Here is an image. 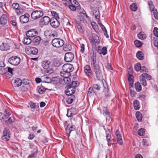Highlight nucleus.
Here are the masks:
<instances>
[{"instance_id": "42", "label": "nucleus", "mask_w": 158, "mask_h": 158, "mask_svg": "<svg viewBox=\"0 0 158 158\" xmlns=\"http://www.w3.org/2000/svg\"><path fill=\"white\" fill-rule=\"evenodd\" d=\"M15 120L14 118L13 117H10L9 119L5 121V123L7 125V124L11 123L14 122Z\"/></svg>"}, {"instance_id": "20", "label": "nucleus", "mask_w": 158, "mask_h": 158, "mask_svg": "<svg viewBox=\"0 0 158 158\" xmlns=\"http://www.w3.org/2000/svg\"><path fill=\"white\" fill-rule=\"evenodd\" d=\"M75 91V89L73 87H69V85H68L67 89L65 91V93L66 95L68 96H69L70 95H73Z\"/></svg>"}, {"instance_id": "32", "label": "nucleus", "mask_w": 158, "mask_h": 158, "mask_svg": "<svg viewBox=\"0 0 158 158\" xmlns=\"http://www.w3.org/2000/svg\"><path fill=\"white\" fill-rule=\"evenodd\" d=\"M135 90L137 92H140L142 90V87L140 83L138 82H136L135 84Z\"/></svg>"}, {"instance_id": "17", "label": "nucleus", "mask_w": 158, "mask_h": 158, "mask_svg": "<svg viewBox=\"0 0 158 158\" xmlns=\"http://www.w3.org/2000/svg\"><path fill=\"white\" fill-rule=\"evenodd\" d=\"M38 35V32L35 29H31L26 33V36L28 37H33Z\"/></svg>"}, {"instance_id": "23", "label": "nucleus", "mask_w": 158, "mask_h": 158, "mask_svg": "<svg viewBox=\"0 0 158 158\" xmlns=\"http://www.w3.org/2000/svg\"><path fill=\"white\" fill-rule=\"evenodd\" d=\"M7 22V16L5 15H3L0 18V23L1 24L4 25Z\"/></svg>"}, {"instance_id": "26", "label": "nucleus", "mask_w": 158, "mask_h": 158, "mask_svg": "<svg viewBox=\"0 0 158 158\" xmlns=\"http://www.w3.org/2000/svg\"><path fill=\"white\" fill-rule=\"evenodd\" d=\"M50 63L51 62L49 60H45L42 61V66L43 68L47 69L49 68Z\"/></svg>"}, {"instance_id": "24", "label": "nucleus", "mask_w": 158, "mask_h": 158, "mask_svg": "<svg viewBox=\"0 0 158 158\" xmlns=\"http://www.w3.org/2000/svg\"><path fill=\"white\" fill-rule=\"evenodd\" d=\"M98 52L100 54H102L104 55H106L107 53V48L104 47L102 48L100 46H99L98 47Z\"/></svg>"}, {"instance_id": "57", "label": "nucleus", "mask_w": 158, "mask_h": 158, "mask_svg": "<svg viewBox=\"0 0 158 158\" xmlns=\"http://www.w3.org/2000/svg\"><path fill=\"white\" fill-rule=\"evenodd\" d=\"M142 144L144 146H148V141L146 139H143L142 140Z\"/></svg>"}, {"instance_id": "16", "label": "nucleus", "mask_w": 158, "mask_h": 158, "mask_svg": "<svg viewBox=\"0 0 158 158\" xmlns=\"http://www.w3.org/2000/svg\"><path fill=\"white\" fill-rule=\"evenodd\" d=\"M70 76H62L63 78L60 79V82L63 84H69L71 81V79L69 77Z\"/></svg>"}, {"instance_id": "11", "label": "nucleus", "mask_w": 158, "mask_h": 158, "mask_svg": "<svg viewBox=\"0 0 158 158\" xmlns=\"http://www.w3.org/2000/svg\"><path fill=\"white\" fill-rule=\"evenodd\" d=\"M30 17V15L28 13H26L19 17V21L22 24L27 23L29 21Z\"/></svg>"}, {"instance_id": "5", "label": "nucleus", "mask_w": 158, "mask_h": 158, "mask_svg": "<svg viewBox=\"0 0 158 158\" xmlns=\"http://www.w3.org/2000/svg\"><path fill=\"white\" fill-rule=\"evenodd\" d=\"M9 63L14 66L18 65L20 63V58L17 56H13L10 57L8 60Z\"/></svg>"}, {"instance_id": "15", "label": "nucleus", "mask_w": 158, "mask_h": 158, "mask_svg": "<svg viewBox=\"0 0 158 158\" xmlns=\"http://www.w3.org/2000/svg\"><path fill=\"white\" fill-rule=\"evenodd\" d=\"M74 55L72 52H67L65 53L64 56V60L67 62H71L74 59Z\"/></svg>"}, {"instance_id": "39", "label": "nucleus", "mask_w": 158, "mask_h": 158, "mask_svg": "<svg viewBox=\"0 0 158 158\" xmlns=\"http://www.w3.org/2000/svg\"><path fill=\"white\" fill-rule=\"evenodd\" d=\"M79 85V83L77 81H73L72 83L69 85V87H73L75 89Z\"/></svg>"}, {"instance_id": "45", "label": "nucleus", "mask_w": 158, "mask_h": 158, "mask_svg": "<svg viewBox=\"0 0 158 158\" xmlns=\"http://www.w3.org/2000/svg\"><path fill=\"white\" fill-rule=\"evenodd\" d=\"M145 133V130L143 128H140L138 131V134L140 136H142L144 135Z\"/></svg>"}, {"instance_id": "43", "label": "nucleus", "mask_w": 158, "mask_h": 158, "mask_svg": "<svg viewBox=\"0 0 158 158\" xmlns=\"http://www.w3.org/2000/svg\"><path fill=\"white\" fill-rule=\"evenodd\" d=\"M71 48V45L69 44L65 45L63 47V50L65 51H70Z\"/></svg>"}, {"instance_id": "53", "label": "nucleus", "mask_w": 158, "mask_h": 158, "mask_svg": "<svg viewBox=\"0 0 158 158\" xmlns=\"http://www.w3.org/2000/svg\"><path fill=\"white\" fill-rule=\"evenodd\" d=\"M91 25L95 30L98 29V26L96 23L94 22H92L91 23Z\"/></svg>"}, {"instance_id": "30", "label": "nucleus", "mask_w": 158, "mask_h": 158, "mask_svg": "<svg viewBox=\"0 0 158 158\" xmlns=\"http://www.w3.org/2000/svg\"><path fill=\"white\" fill-rule=\"evenodd\" d=\"M136 57L139 60H142L144 58V55L143 52L141 51H139L136 53Z\"/></svg>"}, {"instance_id": "51", "label": "nucleus", "mask_w": 158, "mask_h": 158, "mask_svg": "<svg viewBox=\"0 0 158 158\" xmlns=\"http://www.w3.org/2000/svg\"><path fill=\"white\" fill-rule=\"evenodd\" d=\"M51 12L52 16L54 17L52 18H56L57 19H59L58 15L57 13L53 11H52Z\"/></svg>"}, {"instance_id": "21", "label": "nucleus", "mask_w": 158, "mask_h": 158, "mask_svg": "<svg viewBox=\"0 0 158 158\" xmlns=\"http://www.w3.org/2000/svg\"><path fill=\"white\" fill-rule=\"evenodd\" d=\"M75 126L73 125L68 124L66 128V132L68 134L69 136L72 131H75Z\"/></svg>"}, {"instance_id": "58", "label": "nucleus", "mask_w": 158, "mask_h": 158, "mask_svg": "<svg viewBox=\"0 0 158 158\" xmlns=\"http://www.w3.org/2000/svg\"><path fill=\"white\" fill-rule=\"evenodd\" d=\"M23 83L25 85H28L29 84L30 81L27 79H23Z\"/></svg>"}, {"instance_id": "40", "label": "nucleus", "mask_w": 158, "mask_h": 158, "mask_svg": "<svg viewBox=\"0 0 158 158\" xmlns=\"http://www.w3.org/2000/svg\"><path fill=\"white\" fill-rule=\"evenodd\" d=\"M30 148L31 149V152H38V149L36 146L34 145H31Z\"/></svg>"}, {"instance_id": "7", "label": "nucleus", "mask_w": 158, "mask_h": 158, "mask_svg": "<svg viewBox=\"0 0 158 158\" xmlns=\"http://www.w3.org/2000/svg\"><path fill=\"white\" fill-rule=\"evenodd\" d=\"M13 9L15 10L17 15H20L24 12L23 9L19 6V4L17 3H14L12 5Z\"/></svg>"}, {"instance_id": "37", "label": "nucleus", "mask_w": 158, "mask_h": 158, "mask_svg": "<svg viewBox=\"0 0 158 158\" xmlns=\"http://www.w3.org/2000/svg\"><path fill=\"white\" fill-rule=\"evenodd\" d=\"M133 105L135 110H138L140 108L139 103L137 100H135L133 102Z\"/></svg>"}, {"instance_id": "19", "label": "nucleus", "mask_w": 158, "mask_h": 158, "mask_svg": "<svg viewBox=\"0 0 158 158\" xmlns=\"http://www.w3.org/2000/svg\"><path fill=\"white\" fill-rule=\"evenodd\" d=\"M77 113V110L74 108H72L68 110L67 116L68 117H70L76 114Z\"/></svg>"}, {"instance_id": "25", "label": "nucleus", "mask_w": 158, "mask_h": 158, "mask_svg": "<svg viewBox=\"0 0 158 158\" xmlns=\"http://www.w3.org/2000/svg\"><path fill=\"white\" fill-rule=\"evenodd\" d=\"M22 84V81L19 78H17L14 80V86L15 87L20 86Z\"/></svg>"}, {"instance_id": "31", "label": "nucleus", "mask_w": 158, "mask_h": 158, "mask_svg": "<svg viewBox=\"0 0 158 158\" xmlns=\"http://www.w3.org/2000/svg\"><path fill=\"white\" fill-rule=\"evenodd\" d=\"M69 97H68V98L66 99V102L68 104H71L73 101L74 99H75V97L74 95H70Z\"/></svg>"}, {"instance_id": "55", "label": "nucleus", "mask_w": 158, "mask_h": 158, "mask_svg": "<svg viewBox=\"0 0 158 158\" xmlns=\"http://www.w3.org/2000/svg\"><path fill=\"white\" fill-rule=\"evenodd\" d=\"M6 69L2 67L0 68V74L3 75L6 72Z\"/></svg>"}, {"instance_id": "8", "label": "nucleus", "mask_w": 158, "mask_h": 158, "mask_svg": "<svg viewBox=\"0 0 158 158\" xmlns=\"http://www.w3.org/2000/svg\"><path fill=\"white\" fill-rule=\"evenodd\" d=\"M44 15L42 11L36 10L33 11L31 14V17L33 19H36L42 17Z\"/></svg>"}, {"instance_id": "44", "label": "nucleus", "mask_w": 158, "mask_h": 158, "mask_svg": "<svg viewBox=\"0 0 158 158\" xmlns=\"http://www.w3.org/2000/svg\"><path fill=\"white\" fill-rule=\"evenodd\" d=\"M135 115L137 120L139 121L141 120L142 118V115L141 113L139 112H137L135 114Z\"/></svg>"}, {"instance_id": "46", "label": "nucleus", "mask_w": 158, "mask_h": 158, "mask_svg": "<svg viewBox=\"0 0 158 158\" xmlns=\"http://www.w3.org/2000/svg\"><path fill=\"white\" fill-rule=\"evenodd\" d=\"M134 43L135 46L137 48L141 47L143 44L141 41L138 40H135Z\"/></svg>"}, {"instance_id": "10", "label": "nucleus", "mask_w": 158, "mask_h": 158, "mask_svg": "<svg viewBox=\"0 0 158 158\" xmlns=\"http://www.w3.org/2000/svg\"><path fill=\"white\" fill-rule=\"evenodd\" d=\"M38 51V49L35 47L28 46L26 49V52L28 55H36Z\"/></svg>"}, {"instance_id": "35", "label": "nucleus", "mask_w": 158, "mask_h": 158, "mask_svg": "<svg viewBox=\"0 0 158 158\" xmlns=\"http://www.w3.org/2000/svg\"><path fill=\"white\" fill-rule=\"evenodd\" d=\"M140 82L141 84L144 86L147 85V82L146 79L142 76L140 75L139 76Z\"/></svg>"}, {"instance_id": "41", "label": "nucleus", "mask_w": 158, "mask_h": 158, "mask_svg": "<svg viewBox=\"0 0 158 158\" xmlns=\"http://www.w3.org/2000/svg\"><path fill=\"white\" fill-rule=\"evenodd\" d=\"M141 75L143 76L145 79H147L148 80H150L152 79L151 76L146 73H143Z\"/></svg>"}, {"instance_id": "62", "label": "nucleus", "mask_w": 158, "mask_h": 158, "mask_svg": "<svg viewBox=\"0 0 158 158\" xmlns=\"http://www.w3.org/2000/svg\"><path fill=\"white\" fill-rule=\"evenodd\" d=\"M145 98V95L143 94L140 95L138 97V98L141 100H143Z\"/></svg>"}, {"instance_id": "9", "label": "nucleus", "mask_w": 158, "mask_h": 158, "mask_svg": "<svg viewBox=\"0 0 158 158\" xmlns=\"http://www.w3.org/2000/svg\"><path fill=\"white\" fill-rule=\"evenodd\" d=\"M10 41L8 39L6 41H4L2 44L0 45V50L2 51H7L10 49Z\"/></svg>"}, {"instance_id": "54", "label": "nucleus", "mask_w": 158, "mask_h": 158, "mask_svg": "<svg viewBox=\"0 0 158 158\" xmlns=\"http://www.w3.org/2000/svg\"><path fill=\"white\" fill-rule=\"evenodd\" d=\"M153 12V15L155 19H158V13L156 10H155L152 11Z\"/></svg>"}, {"instance_id": "47", "label": "nucleus", "mask_w": 158, "mask_h": 158, "mask_svg": "<svg viewBox=\"0 0 158 158\" xmlns=\"http://www.w3.org/2000/svg\"><path fill=\"white\" fill-rule=\"evenodd\" d=\"M134 68L137 71H138L141 69V64L139 63H137L135 65Z\"/></svg>"}, {"instance_id": "28", "label": "nucleus", "mask_w": 158, "mask_h": 158, "mask_svg": "<svg viewBox=\"0 0 158 158\" xmlns=\"http://www.w3.org/2000/svg\"><path fill=\"white\" fill-rule=\"evenodd\" d=\"M51 19L48 17L46 16L44 17L42 20V22L45 25H48L49 22H51Z\"/></svg>"}, {"instance_id": "4", "label": "nucleus", "mask_w": 158, "mask_h": 158, "mask_svg": "<svg viewBox=\"0 0 158 158\" xmlns=\"http://www.w3.org/2000/svg\"><path fill=\"white\" fill-rule=\"evenodd\" d=\"M74 68L73 66L69 64H64L62 66L63 71L60 72L61 76H71L70 73L73 71Z\"/></svg>"}, {"instance_id": "2", "label": "nucleus", "mask_w": 158, "mask_h": 158, "mask_svg": "<svg viewBox=\"0 0 158 158\" xmlns=\"http://www.w3.org/2000/svg\"><path fill=\"white\" fill-rule=\"evenodd\" d=\"M75 21L77 28L80 32L83 33L85 30V25L83 16L82 15L77 16L75 19Z\"/></svg>"}, {"instance_id": "52", "label": "nucleus", "mask_w": 158, "mask_h": 158, "mask_svg": "<svg viewBox=\"0 0 158 158\" xmlns=\"http://www.w3.org/2000/svg\"><path fill=\"white\" fill-rule=\"evenodd\" d=\"M153 33L155 36L158 37V28L157 27H154Z\"/></svg>"}, {"instance_id": "18", "label": "nucleus", "mask_w": 158, "mask_h": 158, "mask_svg": "<svg viewBox=\"0 0 158 158\" xmlns=\"http://www.w3.org/2000/svg\"><path fill=\"white\" fill-rule=\"evenodd\" d=\"M56 18H51L50 22L51 26L55 28H56L58 27L60 25V23Z\"/></svg>"}, {"instance_id": "3", "label": "nucleus", "mask_w": 158, "mask_h": 158, "mask_svg": "<svg viewBox=\"0 0 158 158\" xmlns=\"http://www.w3.org/2000/svg\"><path fill=\"white\" fill-rule=\"evenodd\" d=\"M63 3L66 6H68L71 10L75 11L76 9H80L79 3L76 0H62Z\"/></svg>"}, {"instance_id": "27", "label": "nucleus", "mask_w": 158, "mask_h": 158, "mask_svg": "<svg viewBox=\"0 0 158 158\" xmlns=\"http://www.w3.org/2000/svg\"><path fill=\"white\" fill-rule=\"evenodd\" d=\"M85 73L89 77L91 74V69L90 66L88 65H86L84 67Z\"/></svg>"}, {"instance_id": "14", "label": "nucleus", "mask_w": 158, "mask_h": 158, "mask_svg": "<svg viewBox=\"0 0 158 158\" xmlns=\"http://www.w3.org/2000/svg\"><path fill=\"white\" fill-rule=\"evenodd\" d=\"M89 40L92 44L94 43L99 44L100 43L99 38L96 34H93L92 36L89 37Z\"/></svg>"}, {"instance_id": "38", "label": "nucleus", "mask_w": 158, "mask_h": 158, "mask_svg": "<svg viewBox=\"0 0 158 158\" xmlns=\"http://www.w3.org/2000/svg\"><path fill=\"white\" fill-rule=\"evenodd\" d=\"M137 5L135 3H133L130 6V9L132 11H136L137 10Z\"/></svg>"}, {"instance_id": "1", "label": "nucleus", "mask_w": 158, "mask_h": 158, "mask_svg": "<svg viewBox=\"0 0 158 158\" xmlns=\"http://www.w3.org/2000/svg\"><path fill=\"white\" fill-rule=\"evenodd\" d=\"M91 58L92 60L94 70L95 73L96 77L98 80H101L102 79V73L100 67L99 62L96 60V56L93 54Z\"/></svg>"}, {"instance_id": "63", "label": "nucleus", "mask_w": 158, "mask_h": 158, "mask_svg": "<svg viewBox=\"0 0 158 158\" xmlns=\"http://www.w3.org/2000/svg\"><path fill=\"white\" fill-rule=\"evenodd\" d=\"M30 107L32 108H35V105L34 103L31 102L30 103Z\"/></svg>"}, {"instance_id": "13", "label": "nucleus", "mask_w": 158, "mask_h": 158, "mask_svg": "<svg viewBox=\"0 0 158 158\" xmlns=\"http://www.w3.org/2000/svg\"><path fill=\"white\" fill-rule=\"evenodd\" d=\"M11 114L7 109H6L4 113L0 112V119L2 121H5L8 118Z\"/></svg>"}, {"instance_id": "34", "label": "nucleus", "mask_w": 158, "mask_h": 158, "mask_svg": "<svg viewBox=\"0 0 158 158\" xmlns=\"http://www.w3.org/2000/svg\"><path fill=\"white\" fill-rule=\"evenodd\" d=\"M27 36L24 38L23 42L24 44L28 45L31 43V40Z\"/></svg>"}, {"instance_id": "33", "label": "nucleus", "mask_w": 158, "mask_h": 158, "mask_svg": "<svg viewBox=\"0 0 158 158\" xmlns=\"http://www.w3.org/2000/svg\"><path fill=\"white\" fill-rule=\"evenodd\" d=\"M41 40V38L40 37L38 36L35 37L33 40V42L35 45L39 44Z\"/></svg>"}, {"instance_id": "36", "label": "nucleus", "mask_w": 158, "mask_h": 158, "mask_svg": "<svg viewBox=\"0 0 158 158\" xmlns=\"http://www.w3.org/2000/svg\"><path fill=\"white\" fill-rule=\"evenodd\" d=\"M138 38L141 40L145 39L146 38V35L143 32H141L138 34Z\"/></svg>"}, {"instance_id": "60", "label": "nucleus", "mask_w": 158, "mask_h": 158, "mask_svg": "<svg viewBox=\"0 0 158 158\" xmlns=\"http://www.w3.org/2000/svg\"><path fill=\"white\" fill-rule=\"evenodd\" d=\"M99 13V12H97V11L94 12V15H95V17L96 19H99L100 18V15L98 14Z\"/></svg>"}, {"instance_id": "61", "label": "nucleus", "mask_w": 158, "mask_h": 158, "mask_svg": "<svg viewBox=\"0 0 158 158\" xmlns=\"http://www.w3.org/2000/svg\"><path fill=\"white\" fill-rule=\"evenodd\" d=\"M93 87H91L89 88L88 93L89 94H91L92 93H93Z\"/></svg>"}, {"instance_id": "49", "label": "nucleus", "mask_w": 158, "mask_h": 158, "mask_svg": "<svg viewBox=\"0 0 158 158\" xmlns=\"http://www.w3.org/2000/svg\"><path fill=\"white\" fill-rule=\"evenodd\" d=\"M131 87H132L131 86H130L129 88L130 94L132 97H135L136 96V93L135 91L131 89Z\"/></svg>"}, {"instance_id": "12", "label": "nucleus", "mask_w": 158, "mask_h": 158, "mask_svg": "<svg viewBox=\"0 0 158 158\" xmlns=\"http://www.w3.org/2000/svg\"><path fill=\"white\" fill-rule=\"evenodd\" d=\"M10 133L9 129L5 128L3 132V135L2 137V139L4 141L8 140L10 137Z\"/></svg>"}, {"instance_id": "50", "label": "nucleus", "mask_w": 158, "mask_h": 158, "mask_svg": "<svg viewBox=\"0 0 158 158\" xmlns=\"http://www.w3.org/2000/svg\"><path fill=\"white\" fill-rule=\"evenodd\" d=\"M46 90V89L42 86L39 88L38 91L40 94H44Z\"/></svg>"}, {"instance_id": "29", "label": "nucleus", "mask_w": 158, "mask_h": 158, "mask_svg": "<svg viewBox=\"0 0 158 158\" xmlns=\"http://www.w3.org/2000/svg\"><path fill=\"white\" fill-rule=\"evenodd\" d=\"M128 79L129 82L130 86L133 87L134 82L133 76V75L129 74L128 76Z\"/></svg>"}, {"instance_id": "59", "label": "nucleus", "mask_w": 158, "mask_h": 158, "mask_svg": "<svg viewBox=\"0 0 158 158\" xmlns=\"http://www.w3.org/2000/svg\"><path fill=\"white\" fill-rule=\"evenodd\" d=\"M93 86L94 89L98 90H99L100 89V87L97 84H94Z\"/></svg>"}, {"instance_id": "48", "label": "nucleus", "mask_w": 158, "mask_h": 158, "mask_svg": "<svg viewBox=\"0 0 158 158\" xmlns=\"http://www.w3.org/2000/svg\"><path fill=\"white\" fill-rule=\"evenodd\" d=\"M103 110L104 115H109L110 112L107 107H103Z\"/></svg>"}, {"instance_id": "22", "label": "nucleus", "mask_w": 158, "mask_h": 158, "mask_svg": "<svg viewBox=\"0 0 158 158\" xmlns=\"http://www.w3.org/2000/svg\"><path fill=\"white\" fill-rule=\"evenodd\" d=\"M115 134L116 136L118 143L120 145L122 144L123 143L122 136L120 134V132L118 129L116 130Z\"/></svg>"}, {"instance_id": "6", "label": "nucleus", "mask_w": 158, "mask_h": 158, "mask_svg": "<svg viewBox=\"0 0 158 158\" xmlns=\"http://www.w3.org/2000/svg\"><path fill=\"white\" fill-rule=\"evenodd\" d=\"M64 41L60 38H55L52 42V45L56 48H60L63 46L64 44Z\"/></svg>"}, {"instance_id": "56", "label": "nucleus", "mask_w": 158, "mask_h": 158, "mask_svg": "<svg viewBox=\"0 0 158 158\" xmlns=\"http://www.w3.org/2000/svg\"><path fill=\"white\" fill-rule=\"evenodd\" d=\"M85 50V45L83 44H82L81 46L80 52L82 53H83L84 52Z\"/></svg>"}, {"instance_id": "64", "label": "nucleus", "mask_w": 158, "mask_h": 158, "mask_svg": "<svg viewBox=\"0 0 158 158\" xmlns=\"http://www.w3.org/2000/svg\"><path fill=\"white\" fill-rule=\"evenodd\" d=\"M149 6V8L151 11H152L155 10H154L155 7L154 5H150V6Z\"/></svg>"}]
</instances>
